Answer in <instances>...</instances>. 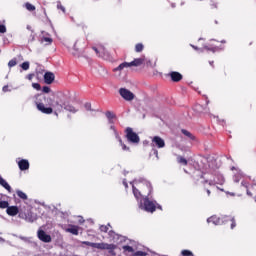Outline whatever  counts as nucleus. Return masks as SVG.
<instances>
[{"label":"nucleus","mask_w":256,"mask_h":256,"mask_svg":"<svg viewBox=\"0 0 256 256\" xmlns=\"http://www.w3.org/2000/svg\"><path fill=\"white\" fill-rule=\"evenodd\" d=\"M143 44L142 43H138V44H136V46H135V51H136V53H141V51H143Z\"/></svg>","instance_id":"nucleus-30"},{"label":"nucleus","mask_w":256,"mask_h":256,"mask_svg":"<svg viewBox=\"0 0 256 256\" xmlns=\"http://www.w3.org/2000/svg\"><path fill=\"white\" fill-rule=\"evenodd\" d=\"M182 133L183 135H185L186 137H189L190 139H193V135L191 134V132L185 130V129H182Z\"/></svg>","instance_id":"nucleus-34"},{"label":"nucleus","mask_w":256,"mask_h":256,"mask_svg":"<svg viewBox=\"0 0 256 256\" xmlns=\"http://www.w3.org/2000/svg\"><path fill=\"white\" fill-rule=\"evenodd\" d=\"M114 118H108V123L110 125H113V123H115V121L113 120Z\"/></svg>","instance_id":"nucleus-49"},{"label":"nucleus","mask_w":256,"mask_h":256,"mask_svg":"<svg viewBox=\"0 0 256 256\" xmlns=\"http://www.w3.org/2000/svg\"><path fill=\"white\" fill-rule=\"evenodd\" d=\"M231 221V229H235L237 224L235 223V218L231 216H222L213 215L207 219V223H212L213 225H225Z\"/></svg>","instance_id":"nucleus-5"},{"label":"nucleus","mask_w":256,"mask_h":256,"mask_svg":"<svg viewBox=\"0 0 256 256\" xmlns=\"http://www.w3.org/2000/svg\"><path fill=\"white\" fill-rule=\"evenodd\" d=\"M37 237L42 243H51L52 241L51 235L47 234L43 229L37 231Z\"/></svg>","instance_id":"nucleus-10"},{"label":"nucleus","mask_w":256,"mask_h":256,"mask_svg":"<svg viewBox=\"0 0 256 256\" xmlns=\"http://www.w3.org/2000/svg\"><path fill=\"white\" fill-rule=\"evenodd\" d=\"M177 161H178V163H180L181 165H187V159H185L183 156H178V157H177Z\"/></svg>","instance_id":"nucleus-29"},{"label":"nucleus","mask_w":256,"mask_h":256,"mask_svg":"<svg viewBox=\"0 0 256 256\" xmlns=\"http://www.w3.org/2000/svg\"><path fill=\"white\" fill-rule=\"evenodd\" d=\"M66 233H71L72 235H79V226L70 225L66 228Z\"/></svg>","instance_id":"nucleus-20"},{"label":"nucleus","mask_w":256,"mask_h":256,"mask_svg":"<svg viewBox=\"0 0 256 256\" xmlns=\"http://www.w3.org/2000/svg\"><path fill=\"white\" fill-rule=\"evenodd\" d=\"M27 29H31V27H30V26H27Z\"/></svg>","instance_id":"nucleus-57"},{"label":"nucleus","mask_w":256,"mask_h":256,"mask_svg":"<svg viewBox=\"0 0 256 256\" xmlns=\"http://www.w3.org/2000/svg\"><path fill=\"white\" fill-rule=\"evenodd\" d=\"M16 194L18 195V197L20 199H23L24 201H27V194H25V192H23L21 190H17Z\"/></svg>","instance_id":"nucleus-25"},{"label":"nucleus","mask_w":256,"mask_h":256,"mask_svg":"<svg viewBox=\"0 0 256 256\" xmlns=\"http://www.w3.org/2000/svg\"><path fill=\"white\" fill-rule=\"evenodd\" d=\"M119 93L122 99H125V101H133L135 99V94H133V92H131L127 88H120Z\"/></svg>","instance_id":"nucleus-9"},{"label":"nucleus","mask_w":256,"mask_h":256,"mask_svg":"<svg viewBox=\"0 0 256 256\" xmlns=\"http://www.w3.org/2000/svg\"><path fill=\"white\" fill-rule=\"evenodd\" d=\"M18 167L20 171H27L29 169V160L22 159L18 162Z\"/></svg>","instance_id":"nucleus-17"},{"label":"nucleus","mask_w":256,"mask_h":256,"mask_svg":"<svg viewBox=\"0 0 256 256\" xmlns=\"http://www.w3.org/2000/svg\"><path fill=\"white\" fill-rule=\"evenodd\" d=\"M26 79H28V81H32V79H33V74H28V75L26 76Z\"/></svg>","instance_id":"nucleus-46"},{"label":"nucleus","mask_w":256,"mask_h":256,"mask_svg":"<svg viewBox=\"0 0 256 256\" xmlns=\"http://www.w3.org/2000/svg\"><path fill=\"white\" fill-rule=\"evenodd\" d=\"M154 155H156L157 159H159V151L157 149L153 150Z\"/></svg>","instance_id":"nucleus-48"},{"label":"nucleus","mask_w":256,"mask_h":256,"mask_svg":"<svg viewBox=\"0 0 256 256\" xmlns=\"http://www.w3.org/2000/svg\"><path fill=\"white\" fill-rule=\"evenodd\" d=\"M44 81L46 85H51L55 81V74L53 72H46L44 74Z\"/></svg>","instance_id":"nucleus-15"},{"label":"nucleus","mask_w":256,"mask_h":256,"mask_svg":"<svg viewBox=\"0 0 256 256\" xmlns=\"http://www.w3.org/2000/svg\"><path fill=\"white\" fill-rule=\"evenodd\" d=\"M126 139L128 143H132L133 145H138L141 141L139 135L133 131V128H126Z\"/></svg>","instance_id":"nucleus-6"},{"label":"nucleus","mask_w":256,"mask_h":256,"mask_svg":"<svg viewBox=\"0 0 256 256\" xmlns=\"http://www.w3.org/2000/svg\"><path fill=\"white\" fill-rule=\"evenodd\" d=\"M207 195H211V190L207 189Z\"/></svg>","instance_id":"nucleus-54"},{"label":"nucleus","mask_w":256,"mask_h":256,"mask_svg":"<svg viewBox=\"0 0 256 256\" xmlns=\"http://www.w3.org/2000/svg\"><path fill=\"white\" fill-rule=\"evenodd\" d=\"M147 253L146 252H143V251H137L133 254V256H146Z\"/></svg>","instance_id":"nucleus-41"},{"label":"nucleus","mask_w":256,"mask_h":256,"mask_svg":"<svg viewBox=\"0 0 256 256\" xmlns=\"http://www.w3.org/2000/svg\"><path fill=\"white\" fill-rule=\"evenodd\" d=\"M130 64L129 62H123L121 63L118 67L113 69L114 73H118V77H121V75L127 73V71H129L130 69Z\"/></svg>","instance_id":"nucleus-8"},{"label":"nucleus","mask_w":256,"mask_h":256,"mask_svg":"<svg viewBox=\"0 0 256 256\" xmlns=\"http://www.w3.org/2000/svg\"><path fill=\"white\" fill-rule=\"evenodd\" d=\"M0 33H7V27L4 24H0Z\"/></svg>","instance_id":"nucleus-40"},{"label":"nucleus","mask_w":256,"mask_h":256,"mask_svg":"<svg viewBox=\"0 0 256 256\" xmlns=\"http://www.w3.org/2000/svg\"><path fill=\"white\" fill-rule=\"evenodd\" d=\"M0 241H3V238H0Z\"/></svg>","instance_id":"nucleus-59"},{"label":"nucleus","mask_w":256,"mask_h":256,"mask_svg":"<svg viewBox=\"0 0 256 256\" xmlns=\"http://www.w3.org/2000/svg\"><path fill=\"white\" fill-rule=\"evenodd\" d=\"M9 207V202L0 200V209H7Z\"/></svg>","instance_id":"nucleus-32"},{"label":"nucleus","mask_w":256,"mask_h":256,"mask_svg":"<svg viewBox=\"0 0 256 256\" xmlns=\"http://www.w3.org/2000/svg\"><path fill=\"white\" fill-rule=\"evenodd\" d=\"M138 207L147 213H155L156 209H162L161 205H159L157 201L153 200L151 196L140 198L138 201Z\"/></svg>","instance_id":"nucleus-4"},{"label":"nucleus","mask_w":256,"mask_h":256,"mask_svg":"<svg viewBox=\"0 0 256 256\" xmlns=\"http://www.w3.org/2000/svg\"><path fill=\"white\" fill-rule=\"evenodd\" d=\"M132 185L133 195L136 201L143 199L144 197H151V193H153V186H151V182L142 179V180H135L130 182Z\"/></svg>","instance_id":"nucleus-2"},{"label":"nucleus","mask_w":256,"mask_h":256,"mask_svg":"<svg viewBox=\"0 0 256 256\" xmlns=\"http://www.w3.org/2000/svg\"><path fill=\"white\" fill-rule=\"evenodd\" d=\"M63 109L69 111L70 113H77V109H75L71 104H67L64 102Z\"/></svg>","instance_id":"nucleus-24"},{"label":"nucleus","mask_w":256,"mask_h":256,"mask_svg":"<svg viewBox=\"0 0 256 256\" xmlns=\"http://www.w3.org/2000/svg\"><path fill=\"white\" fill-rule=\"evenodd\" d=\"M92 247L94 249H103L109 251V253H111L112 255H115V249H117L116 245L107 243H94L92 244Z\"/></svg>","instance_id":"nucleus-7"},{"label":"nucleus","mask_w":256,"mask_h":256,"mask_svg":"<svg viewBox=\"0 0 256 256\" xmlns=\"http://www.w3.org/2000/svg\"><path fill=\"white\" fill-rule=\"evenodd\" d=\"M94 51H95L96 53H99V50H98L97 48H94Z\"/></svg>","instance_id":"nucleus-55"},{"label":"nucleus","mask_w":256,"mask_h":256,"mask_svg":"<svg viewBox=\"0 0 256 256\" xmlns=\"http://www.w3.org/2000/svg\"><path fill=\"white\" fill-rule=\"evenodd\" d=\"M57 9H60L61 11H63V13H65V8L63 7V5L61 4V2L57 3Z\"/></svg>","instance_id":"nucleus-43"},{"label":"nucleus","mask_w":256,"mask_h":256,"mask_svg":"<svg viewBox=\"0 0 256 256\" xmlns=\"http://www.w3.org/2000/svg\"><path fill=\"white\" fill-rule=\"evenodd\" d=\"M0 185L1 187H3L4 189H6V191L8 193H11V185H9V183H7V180L0 178Z\"/></svg>","instance_id":"nucleus-21"},{"label":"nucleus","mask_w":256,"mask_h":256,"mask_svg":"<svg viewBox=\"0 0 256 256\" xmlns=\"http://www.w3.org/2000/svg\"><path fill=\"white\" fill-rule=\"evenodd\" d=\"M123 185L124 187L127 189V187H129V185L127 184V180H123Z\"/></svg>","instance_id":"nucleus-51"},{"label":"nucleus","mask_w":256,"mask_h":256,"mask_svg":"<svg viewBox=\"0 0 256 256\" xmlns=\"http://www.w3.org/2000/svg\"><path fill=\"white\" fill-rule=\"evenodd\" d=\"M14 237H18V239H21V241H23L24 243H31V238L29 237L17 236V235H14Z\"/></svg>","instance_id":"nucleus-27"},{"label":"nucleus","mask_w":256,"mask_h":256,"mask_svg":"<svg viewBox=\"0 0 256 256\" xmlns=\"http://www.w3.org/2000/svg\"><path fill=\"white\" fill-rule=\"evenodd\" d=\"M40 43H45V45H51V43H53V39L51 37L42 36L40 38Z\"/></svg>","instance_id":"nucleus-23"},{"label":"nucleus","mask_w":256,"mask_h":256,"mask_svg":"<svg viewBox=\"0 0 256 256\" xmlns=\"http://www.w3.org/2000/svg\"><path fill=\"white\" fill-rule=\"evenodd\" d=\"M2 91L4 92V93H7V91H9V86H4L3 88H2Z\"/></svg>","instance_id":"nucleus-47"},{"label":"nucleus","mask_w":256,"mask_h":256,"mask_svg":"<svg viewBox=\"0 0 256 256\" xmlns=\"http://www.w3.org/2000/svg\"><path fill=\"white\" fill-rule=\"evenodd\" d=\"M247 195H249V196L251 197V195H253V194H251V191H249V190L247 189Z\"/></svg>","instance_id":"nucleus-53"},{"label":"nucleus","mask_w":256,"mask_h":256,"mask_svg":"<svg viewBox=\"0 0 256 256\" xmlns=\"http://www.w3.org/2000/svg\"><path fill=\"white\" fill-rule=\"evenodd\" d=\"M191 47L193 48V49H195V51H200L201 49H199V47H197V46H195V45H193V44H191Z\"/></svg>","instance_id":"nucleus-50"},{"label":"nucleus","mask_w":256,"mask_h":256,"mask_svg":"<svg viewBox=\"0 0 256 256\" xmlns=\"http://www.w3.org/2000/svg\"><path fill=\"white\" fill-rule=\"evenodd\" d=\"M181 255H183V256H194L193 252H191L189 250H182Z\"/></svg>","instance_id":"nucleus-36"},{"label":"nucleus","mask_w":256,"mask_h":256,"mask_svg":"<svg viewBox=\"0 0 256 256\" xmlns=\"http://www.w3.org/2000/svg\"><path fill=\"white\" fill-rule=\"evenodd\" d=\"M6 213L11 217H15V215L19 214V208L17 206H8L6 208Z\"/></svg>","instance_id":"nucleus-16"},{"label":"nucleus","mask_w":256,"mask_h":256,"mask_svg":"<svg viewBox=\"0 0 256 256\" xmlns=\"http://www.w3.org/2000/svg\"><path fill=\"white\" fill-rule=\"evenodd\" d=\"M43 99H46V103L50 106V107H45V104H43ZM34 103L36 104V107L38 109V111H40L41 113H44L45 115H51V113H53V109H55V111H63V107L65 105V102H63L62 99H59V97L52 95L51 97L46 98L45 96L41 95V94H36L34 96Z\"/></svg>","instance_id":"nucleus-1"},{"label":"nucleus","mask_w":256,"mask_h":256,"mask_svg":"<svg viewBox=\"0 0 256 256\" xmlns=\"http://www.w3.org/2000/svg\"><path fill=\"white\" fill-rule=\"evenodd\" d=\"M145 63V59L143 58H136L132 62H129L130 67H139Z\"/></svg>","instance_id":"nucleus-19"},{"label":"nucleus","mask_w":256,"mask_h":256,"mask_svg":"<svg viewBox=\"0 0 256 256\" xmlns=\"http://www.w3.org/2000/svg\"><path fill=\"white\" fill-rule=\"evenodd\" d=\"M106 117H107V119H115V114L112 113L111 111H107Z\"/></svg>","instance_id":"nucleus-37"},{"label":"nucleus","mask_w":256,"mask_h":256,"mask_svg":"<svg viewBox=\"0 0 256 256\" xmlns=\"http://www.w3.org/2000/svg\"><path fill=\"white\" fill-rule=\"evenodd\" d=\"M221 43H226V41H225V40H222Z\"/></svg>","instance_id":"nucleus-56"},{"label":"nucleus","mask_w":256,"mask_h":256,"mask_svg":"<svg viewBox=\"0 0 256 256\" xmlns=\"http://www.w3.org/2000/svg\"><path fill=\"white\" fill-rule=\"evenodd\" d=\"M124 251H127L128 253H133V247L125 245L122 247Z\"/></svg>","instance_id":"nucleus-35"},{"label":"nucleus","mask_w":256,"mask_h":256,"mask_svg":"<svg viewBox=\"0 0 256 256\" xmlns=\"http://www.w3.org/2000/svg\"><path fill=\"white\" fill-rule=\"evenodd\" d=\"M169 76L171 77L172 81H174V83H178V81L183 79V75H181L179 72H170Z\"/></svg>","instance_id":"nucleus-18"},{"label":"nucleus","mask_w":256,"mask_h":256,"mask_svg":"<svg viewBox=\"0 0 256 256\" xmlns=\"http://www.w3.org/2000/svg\"><path fill=\"white\" fill-rule=\"evenodd\" d=\"M241 177H243V172L239 171L235 176H234V181L235 183H239L241 180Z\"/></svg>","instance_id":"nucleus-28"},{"label":"nucleus","mask_w":256,"mask_h":256,"mask_svg":"<svg viewBox=\"0 0 256 256\" xmlns=\"http://www.w3.org/2000/svg\"><path fill=\"white\" fill-rule=\"evenodd\" d=\"M19 217L21 219H25L28 223H34V221H37V215L33 214V212H28L27 214L20 212Z\"/></svg>","instance_id":"nucleus-12"},{"label":"nucleus","mask_w":256,"mask_h":256,"mask_svg":"<svg viewBox=\"0 0 256 256\" xmlns=\"http://www.w3.org/2000/svg\"><path fill=\"white\" fill-rule=\"evenodd\" d=\"M109 237H111L112 241L118 245L125 242V236L119 235L114 231L109 232Z\"/></svg>","instance_id":"nucleus-13"},{"label":"nucleus","mask_w":256,"mask_h":256,"mask_svg":"<svg viewBox=\"0 0 256 256\" xmlns=\"http://www.w3.org/2000/svg\"><path fill=\"white\" fill-rule=\"evenodd\" d=\"M210 65H213V62H210Z\"/></svg>","instance_id":"nucleus-58"},{"label":"nucleus","mask_w":256,"mask_h":256,"mask_svg":"<svg viewBox=\"0 0 256 256\" xmlns=\"http://www.w3.org/2000/svg\"><path fill=\"white\" fill-rule=\"evenodd\" d=\"M15 65H17V58H13L12 60H10L8 62V67H15Z\"/></svg>","instance_id":"nucleus-33"},{"label":"nucleus","mask_w":256,"mask_h":256,"mask_svg":"<svg viewBox=\"0 0 256 256\" xmlns=\"http://www.w3.org/2000/svg\"><path fill=\"white\" fill-rule=\"evenodd\" d=\"M42 91H43V93H50L51 92V88H49V86H44L42 88Z\"/></svg>","instance_id":"nucleus-42"},{"label":"nucleus","mask_w":256,"mask_h":256,"mask_svg":"<svg viewBox=\"0 0 256 256\" xmlns=\"http://www.w3.org/2000/svg\"><path fill=\"white\" fill-rule=\"evenodd\" d=\"M100 231H102V233H107V231H109V226H105V225L100 226Z\"/></svg>","instance_id":"nucleus-39"},{"label":"nucleus","mask_w":256,"mask_h":256,"mask_svg":"<svg viewBox=\"0 0 256 256\" xmlns=\"http://www.w3.org/2000/svg\"><path fill=\"white\" fill-rule=\"evenodd\" d=\"M110 129L114 132V135L116 139L119 141L123 151H129V147L123 143V140H121V137H119V133H117V130L115 129V126L111 125Z\"/></svg>","instance_id":"nucleus-14"},{"label":"nucleus","mask_w":256,"mask_h":256,"mask_svg":"<svg viewBox=\"0 0 256 256\" xmlns=\"http://www.w3.org/2000/svg\"><path fill=\"white\" fill-rule=\"evenodd\" d=\"M86 111H91V103L86 102V104L84 105Z\"/></svg>","instance_id":"nucleus-44"},{"label":"nucleus","mask_w":256,"mask_h":256,"mask_svg":"<svg viewBox=\"0 0 256 256\" xmlns=\"http://www.w3.org/2000/svg\"><path fill=\"white\" fill-rule=\"evenodd\" d=\"M84 245H88L89 247H93V245H95V243L93 242H84Z\"/></svg>","instance_id":"nucleus-45"},{"label":"nucleus","mask_w":256,"mask_h":256,"mask_svg":"<svg viewBox=\"0 0 256 256\" xmlns=\"http://www.w3.org/2000/svg\"><path fill=\"white\" fill-rule=\"evenodd\" d=\"M152 147H157L158 149H163L165 147V140L159 136L152 137Z\"/></svg>","instance_id":"nucleus-11"},{"label":"nucleus","mask_w":256,"mask_h":256,"mask_svg":"<svg viewBox=\"0 0 256 256\" xmlns=\"http://www.w3.org/2000/svg\"><path fill=\"white\" fill-rule=\"evenodd\" d=\"M3 177L0 176V179H2Z\"/></svg>","instance_id":"nucleus-60"},{"label":"nucleus","mask_w":256,"mask_h":256,"mask_svg":"<svg viewBox=\"0 0 256 256\" xmlns=\"http://www.w3.org/2000/svg\"><path fill=\"white\" fill-rule=\"evenodd\" d=\"M32 87L33 89H36V91H41V84L39 83H33Z\"/></svg>","instance_id":"nucleus-38"},{"label":"nucleus","mask_w":256,"mask_h":256,"mask_svg":"<svg viewBox=\"0 0 256 256\" xmlns=\"http://www.w3.org/2000/svg\"><path fill=\"white\" fill-rule=\"evenodd\" d=\"M25 8L27 11H35V6L29 2L25 4Z\"/></svg>","instance_id":"nucleus-31"},{"label":"nucleus","mask_w":256,"mask_h":256,"mask_svg":"<svg viewBox=\"0 0 256 256\" xmlns=\"http://www.w3.org/2000/svg\"><path fill=\"white\" fill-rule=\"evenodd\" d=\"M204 49H206L207 51H212V53H216V51H221V49L223 48L213 46V45H205Z\"/></svg>","instance_id":"nucleus-22"},{"label":"nucleus","mask_w":256,"mask_h":256,"mask_svg":"<svg viewBox=\"0 0 256 256\" xmlns=\"http://www.w3.org/2000/svg\"><path fill=\"white\" fill-rule=\"evenodd\" d=\"M241 185H242V187H245V188L247 189V182L242 181V182H241Z\"/></svg>","instance_id":"nucleus-52"},{"label":"nucleus","mask_w":256,"mask_h":256,"mask_svg":"<svg viewBox=\"0 0 256 256\" xmlns=\"http://www.w3.org/2000/svg\"><path fill=\"white\" fill-rule=\"evenodd\" d=\"M20 67H21V69H23V71H29V67H30L29 61L23 62L20 65Z\"/></svg>","instance_id":"nucleus-26"},{"label":"nucleus","mask_w":256,"mask_h":256,"mask_svg":"<svg viewBox=\"0 0 256 256\" xmlns=\"http://www.w3.org/2000/svg\"><path fill=\"white\" fill-rule=\"evenodd\" d=\"M193 179L197 185H205V183H208L210 186H213L223 185V183H225L223 175L218 174L215 178H212L211 174L203 173L200 170L194 171Z\"/></svg>","instance_id":"nucleus-3"}]
</instances>
